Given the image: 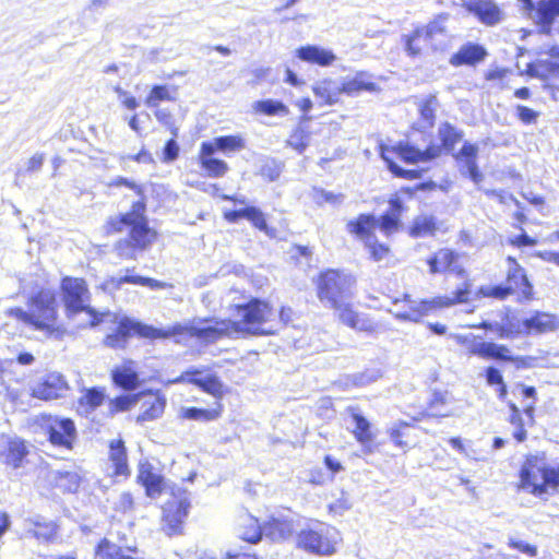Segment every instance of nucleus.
I'll list each match as a JSON object with an SVG mask.
<instances>
[{"instance_id":"nucleus-1","label":"nucleus","mask_w":559,"mask_h":559,"mask_svg":"<svg viewBox=\"0 0 559 559\" xmlns=\"http://www.w3.org/2000/svg\"><path fill=\"white\" fill-rule=\"evenodd\" d=\"M237 316L240 321L198 318L186 322L188 341L197 338L201 343L213 344L224 337L271 335L278 330L276 311L265 301L252 299L247 305H238Z\"/></svg>"},{"instance_id":"nucleus-2","label":"nucleus","mask_w":559,"mask_h":559,"mask_svg":"<svg viewBox=\"0 0 559 559\" xmlns=\"http://www.w3.org/2000/svg\"><path fill=\"white\" fill-rule=\"evenodd\" d=\"M109 186H126L139 197V200L133 202L132 209L129 213L110 218L108 222L109 229L114 231H122L124 228H130V239L119 241L116 249L119 255L132 259L134 258L135 249H145L155 237V234L148 228L147 221L144 215V190L142 186L122 177L114 179Z\"/></svg>"},{"instance_id":"nucleus-3","label":"nucleus","mask_w":559,"mask_h":559,"mask_svg":"<svg viewBox=\"0 0 559 559\" xmlns=\"http://www.w3.org/2000/svg\"><path fill=\"white\" fill-rule=\"evenodd\" d=\"M471 295V284L465 282L463 287L457 288L451 295L437 296L431 299L413 300L409 295L394 301L395 309L392 313L399 320L419 322L421 318L430 312L450 308L452 306L467 302Z\"/></svg>"},{"instance_id":"nucleus-4","label":"nucleus","mask_w":559,"mask_h":559,"mask_svg":"<svg viewBox=\"0 0 559 559\" xmlns=\"http://www.w3.org/2000/svg\"><path fill=\"white\" fill-rule=\"evenodd\" d=\"M186 330L185 323H176L167 328H155L124 318L119 322L117 331L106 336L105 344L111 348H122L126 346L131 334H138L148 340L174 338L178 344H187Z\"/></svg>"},{"instance_id":"nucleus-5","label":"nucleus","mask_w":559,"mask_h":559,"mask_svg":"<svg viewBox=\"0 0 559 559\" xmlns=\"http://www.w3.org/2000/svg\"><path fill=\"white\" fill-rule=\"evenodd\" d=\"M520 478L522 489L542 496L559 486V463L550 464L544 452L531 454L521 468Z\"/></svg>"},{"instance_id":"nucleus-6","label":"nucleus","mask_w":559,"mask_h":559,"mask_svg":"<svg viewBox=\"0 0 559 559\" xmlns=\"http://www.w3.org/2000/svg\"><path fill=\"white\" fill-rule=\"evenodd\" d=\"M441 154V147L431 145L425 151H420L408 143H400L396 146H381V157L386 163L388 168L396 177L414 179L419 177V171L416 169H404L399 166L394 158H399L407 164H418L429 162Z\"/></svg>"},{"instance_id":"nucleus-7","label":"nucleus","mask_w":559,"mask_h":559,"mask_svg":"<svg viewBox=\"0 0 559 559\" xmlns=\"http://www.w3.org/2000/svg\"><path fill=\"white\" fill-rule=\"evenodd\" d=\"M16 318L41 331H51L57 318L56 294L49 288H41L32 296L28 310L15 309Z\"/></svg>"},{"instance_id":"nucleus-8","label":"nucleus","mask_w":559,"mask_h":559,"mask_svg":"<svg viewBox=\"0 0 559 559\" xmlns=\"http://www.w3.org/2000/svg\"><path fill=\"white\" fill-rule=\"evenodd\" d=\"M340 540L341 536L336 528L317 521L300 531L297 545L308 552L330 556L336 551Z\"/></svg>"},{"instance_id":"nucleus-9","label":"nucleus","mask_w":559,"mask_h":559,"mask_svg":"<svg viewBox=\"0 0 559 559\" xmlns=\"http://www.w3.org/2000/svg\"><path fill=\"white\" fill-rule=\"evenodd\" d=\"M61 288L63 292V300L69 314H75L85 311L88 316L90 326H96L105 320L111 318L109 311L97 312L93 308L85 305L88 299L86 284L81 278L66 277L62 281Z\"/></svg>"},{"instance_id":"nucleus-10","label":"nucleus","mask_w":559,"mask_h":559,"mask_svg":"<svg viewBox=\"0 0 559 559\" xmlns=\"http://www.w3.org/2000/svg\"><path fill=\"white\" fill-rule=\"evenodd\" d=\"M355 278L345 272L329 270L321 274L318 283V296L330 307L347 301L352 296Z\"/></svg>"},{"instance_id":"nucleus-11","label":"nucleus","mask_w":559,"mask_h":559,"mask_svg":"<svg viewBox=\"0 0 559 559\" xmlns=\"http://www.w3.org/2000/svg\"><path fill=\"white\" fill-rule=\"evenodd\" d=\"M171 499L163 507L162 528L168 535L182 533L183 522L189 514L191 507L190 493L180 488H171Z\"/></svg>"},{"instance_id":"nucleus-12","label":"nucleus","mask_w":559,"mask_h":559,"mask_svg":"<svg viewBox=\"0 0 559 559\" xmlns=\"http://www.w3.org/2000/svg\"><path fill=\"white\" fill-rule=\"evenodd\" d=\"M522 11L539 26L543 34H550L559 19V0H520Z\"/></svg>"},{"instance_id":"nucleus-13","label":"nucleus","mask_w":559,"mask_h":559,"mask_svg":"<svg viewBox=\"0 0 559 559\" xmlns=\"http://www.w3.org/2000/svg\"><path fill=\"white\" fill-rule=\"evenodd\" d=\"M191 383L216 400L222 399L226 393L224 383L218 376L206 367H190L174 383Z\"/></svg>"},{"instance_id":"nucleus-14","label":"nucleus","mask_w":559,"mask_h":559,"mask_svg":"<svg viewBox=\"0 0 559 559\" xmlns=\"http://www.w3.org/2000/svg\"><path fill=\"white\" fill-rule=\"evenodd\" d=\"M376 218L372 215L361 214L355 221L347 224V228L352 234L365 241L371 258L374 261H381L388 253L389 249L384 245L378 243L372 231L376 229Z\"/></svg>"},{"instance_id":"nucleus-15","label":"nucleus","mask_w":559,"mask_h":559,"mask_svg":"<svg viewBox=\"0 0 559 559\" xmlns=\"http://www.w3.org/2000/svg\"><path fill=\"white\" fill-rule=\"evenodd\" d=\"M138 479L145 487L146 495L150 498H157L165 491L171 493L174 487L148 461H140Z\"/></svg>"},{"instance_id":"nucleus-16","label":"nucleus","mask_w":559,"mask_h":559,"mask_svg":"<svg viewBox=\"0 0 559 559\" xmlns=\"http://www.w3.org/2000/svg\"><path fill=\"white\" fill-rule=\"evenodd\" d=\"M49 440L53 445L71 449L76 439L74 423L69 418H51L48 424Z\"/></svg>"},{"instance_id":"nucleus-17","label":"nucleus","mask_w":559,"mask_h":559,"mask_svg":"<svg viewBox=\"0 0 559 559\" xmlns=\"http://www.w3.org/2000/svg\"><path fill=\"white\" fill-rule=\"evenodd\" d=\"M462 7L486 25L498 24L503 13L491 0H462Z\"/></svg>"},{"instance_id":"nucleus-18","label":"nucleus","mask_w":559,"mask_h":559,"mask_svg":"<svg viewBox=\"0 0 559 559\" xmlns=\"http://www.w3.org/2000/svg\"><path fill=\"white\" fill-rule=\"evenodd\" d=\"M294 518L289 510L273 515L263 526L264 534L273 540L286 539L294 532Z\"/></svg>"},{"instance_id":"nucleus-19","label":"nucleus","mask_w":559,"mask_h":559,"mask_svg":"<svg viewBox=\"0 0 559 559\" xmlns=\"http://www.w3.org/2000/svg\"><path fill=\"white\" fill-rule=\"evenodd\" d=\"M478 154V146L465 142L456 155V159L461 165V173L467 175L475 183L483 180V174L479 171L476 157Z\"/></svg>"},{"instance_id":"nucleus-20","label":"nucleus","mask_w":559,"mask_h":559,"mask_svg":"<svg viewBox=\"0 0 559 559\" xmlns=\"http://www.w3.org/2000/svg\"><path fill=\"white\" fill-rule=\"evenodd\" d=\"M337 311L338 319L342 323L356 331L372 332L373 323L365 316L355 311L346 301L340 302L338 306H332Z\"/></svg>"},{"instance_id":"nucleus-21","label":"nucleus","mask_w":559,"mask_h":559,"mask_svg":"<svg viewBox=\"0 0 559 559\" xmlns=\"http://www.w3.org/2000/svg\"><path fill=\"white\" fill-rule=\"evenodd\" d=\"M342 84L344 95L349 97H356L362 92L373 93L378 91L377 84L372 81V75L365 71H359L353 76H345Z\"/></svg>"},{"instance_id":"nucleus-22","label":"nucleus","mask_w":559,"mask_h":559,"mask_svg":"<svg viewBox=\"0 0 559 559\" xmlns=\"http://www.w3.org/2000/svg\"><path fill=\"white\" fill-rule=\"evenodd\" d=\"M67 390V381L58 372L49 373L45 380L33 389V395L41 400H53Z\"/></svg>"},{"instance_id":"nucleus-23","label":"nucleus","mask_w":559,"mask_h":559,"mask_svg":"<svg viewBox=\"0 0 559 559\" xmlns=\"http://www.w3.org/2000/svg\"><path fill=\"white\" fill-rule=\"evenodd\" d=\"M296 55L300 60L320 67L331 66L336 60V56L331 49L317 45L300 47L296 50Z\"/></svg>"},{"instance_id":"nucleus-24","label":"nucleus","mask_w":559,"mask_h":559,"mask_svg":"<svg viewBox=\"0 0 559 559\" xmlns=\"http://www.w3.org/2000/svg\"><path fill=\"white\" fill-rule=\"evenodd\" d=\"M507 261L509 263L507 285L513 292L521 290L522 295L525 298H528L532 294V286L528 283L524 270L516 263L515 259H513L512 257H508Z\"/></svg>"},{"instance_id":"nucleus-25","label":"nucleus","mask_w":559,"mask_h":559,"mask_svg":"<svg viewBox=\"0 0 559 559\" xmlns=\"http://www.w3.org/2000/svg\"><path fill=\"white\" fill-rule=\"evenodd\" d=\"M444 20L445 19L440 17L428 24L426 28H423L425 44L430 45L435 50H443L449 44V35L444 26Z\"/></svg>"},{"instance_id":"nucleus-26","label":"nucleus","mask_w":559,"mask_h":559,"mask_svg":"<svg viewBox=\"0 0 559 559\" xmlns=\"http://www.w3.org/2000/svg\"><path fill=\"white\" fill-rule=\"evenodd\" d=\"M215 151L213 150L211 144H201L200 147V163L202 168L209 174L211 177H222L224 176L229 167L227 163L222 159L214 158L213 154Z\"/></svg>"},{"instance_id":"nucleus-27","label":"nucleus","mask_w":559,"mask_h":559,"mask_svg":"<svg viewBox=\"0 0 559 559\" xmlns=\"http://www.w3.org/2000/svg\"><path fill=\"white\" fill-rule=\"evenodd\" d=\"M352 419L355 425L353 433L356 440L362 445L365 453L372 452V442L376 438L371 430V424L361 414L353 411Z\"/></svg>"},{"instance_id":"nucleus-28","label":"nucleus","mask_w":559,"mask_h":559,"mask_svg":"<svg viewBox=\"0 0 559 559\" xmlns=\"http://www.w3.org/2000/svg\"><path fill=\"white\" fill-rule=\"evenodd\" d=\"M342 86V81L324 79L317 82L312 90L314 95L323 100L324 104L334 105L340 102L341 96L344 94Z\"/></svg>"},{"instance_id":"nucleus-29","label":"nucleus","mask_w":559,"mask_h":559,"mask_svg":"<svg viewBox=\"0 0 559 559\" xmlns=\"http://www.w3.org/2000/svg\"><path fill=\"white\" fill-rule=\"evenodd\" d=\"M166 400L156 394H147L141 404L138 423L151 421L160 417L164 413Z\"/></svg>"},{"instance_id":"nucleus-30","label":"nucleus","mask_w":559,"mask_h":559,"mask_svg":"<svg viewBox=\"0 0 559 559\" xmlns=\"http://www.w3.org/2000/svg\"><path fill=\"white\" fill-rule=\"evenodd\" d=\"M115 384L124 390H133L139 385V376L133 361H126L111 371Z\"/></svg>"},{"instance_id":"nucleus-31","label":"nucleus","mask_w":559,"mask_h":559,"mask_svg":"<svg viewBox=\"0 0 559 559\" xmlns=\"http://www.w3.org/2000/svg\"><path fill=\"white\" fill-rule=\"evenodd\" d=\"M486 56L484 47L477 44L463 45L456 53L450 58V63L454 67L462 64H475L481 61Z\"/></svg>"},{"instance_id":"nucleus-32","label":"nucleus","mask_w":559,"mask_h":559,"mask_svg":"<svg viewBox=\"0 0 559 559\" xmlns=\"http://www.w3.org/2000/svg\"><path fill=\"white\" fill-rule=\"evenodd\" d=\"M109 459L115 468V475L128 476L130 473L128 456L124 443L121 439L112 440L109 443Z\"/></svg>"},{"instance_id":"nucleus-33","label":"nucleus","mask_w":559,"mask_h":559,"mask_svg":"<svg viewBox=\"0 0 559 559\" xmlns=\"http://www.w3.org/2000/svg\"><path fill=\"white\" fill-rule=\"evenodd\" d=\"M203 144H211L215 152L219 151L226 155L237 153L246 147V140L241 134L216 136L210 142Z\"/></svg>"},{"instance_id":"nucleus-34","label":"nucleus","mask_w":559,"mask_h":559,"mask_svg":"<svg viewBox=\"0 0 559 559\" xmlns=\"http://www.w3.org/2000/svg\"><path fill=\"white\" fill-rule=\"evenodd\" d=\"M523 325L528 332L546 333L558 328V320L552 314L538 312L525 319Z\"/></svg>"},{"instance_id":"nucleus-35","label":"nucleus","mask_w":559,"mask_h":559,"mask_svg":"<svg viewBox=\"0 0 559 559\" xmlns=\"http://www.w3.org/2000/svg\"><path fill=\"white\" fill-rule=\"evenodd\" d=\"M28 451L23 440L13 438L8 441L7 449L3 452L4 462L13 468L22 466Z\"/></svg>"},{"instance_id":"nucleus-36","label":"nucleus","mask_w":559,"mask_h":559,"mask_svg":"<svg viewBox=\"0 0 559 559\" xmlns=\"http://www.w3.org/2000/svg\"><path fill=\"white\" fill-rule=\"evenodd\" d=\"M222 404L216 403L215 408L205 409L197 407H182L180 409V416L185 419L197 420V421H212L216 420L222 415Z\"/></svg>"},{"instance_id":"nucleus-37","label":"nucleus","mask_w":559,"mask_h":559,"mask_svg":"<svg viewBox=\"0 0 559 559\" xmlns=\"http://www.w3.org/2000/svg\"><path fill=\"white\" fill-rule=\"evenodd\" d=\"M263 528L259 524L258 520L251 515H243L239 524V536L251 544H254L261 539Z\"/></svg>"},{"instance_id":"nucleus-38","label":"nucleus","mask_w":559,"mask_h":559,"mask_svg":"<svg viewBox=\"0 0 559 559\" xmlns=\"http://www.w3.org/2000/svg\"><path fill=\"white\" fill-rule=\"evenodd\" d=\"M456 252L450 249H440L427 260L431 274L448 272L455 259Z\"/></svg>"},{"instance_id":"nucleus-39","label":"nucleus","mask_w":559,"mask_h":559,"mask_svg":"<svg viewBox=\"0 0 559 559\" xmlns=\"http://www.w3.org/2000/svg\"><path fill=\"white\" fill-rule=\"evenodd\" d=\"M252 109L266 116H287L289 114L288 107L280 100L264 99L258 100L252 104Z\"/></svg>"},{"instance_id":"nucleus-40","label":"nucleus","mask_w":559,"mask_h":559,"mask_svg":"<svg viewBox=\"0 0 559 559\" xmlns=\"http://www.w3.org/2000/svg\"><path fill=\"white\" fill-rule=\"evenodd\" d=\"M452 396L448 392H435L430 401V411L433 416L447 417L453 415V409L449 407Z\"/></svg>"},{"instance_id":"nucleus-41","label":"nucleus","mask_w":559,"mask_h":559,"mask_svg":"<svg viewBox=\"0 0 559 559\" xmlns=\"http://www.w3.org/2000/svg\"><path fill=\"white\" fill-rule=\"evenodd\" d=\"M56 486L63 491L74 492L80 486V476L75 472L57 471L53 473Z\"/></svg>"},{"instance_id":"nucleus-42","label":"nucleus","mask_w":559,"mask_h":559,"mask_svg":"<svg viewBox=\"0 0 559 559\" xmlns=\"http://www.w3.org/2000/svg\"><path fill=\"white\" fill-rule=\"evenodd\" d=\"M95 555L98 559H129L121 547L107 539L98 544Z\"/></svg>"},{"instance_id":"nucleus-43","label":"nucleus","mask_w":559,"mask_h":559,"mask_svg":"<svg viewBox=\"0 0 559 559\" xmlns=\"http://www.w3.org/2000/svg\"><path fill=\"white\" fill-rule=\"evenodd\" d=\"M438 134L442 146L447 151H452L455 144L462 139V133L449 123L441 124Z\"/></svg>"},{"instance_id":"nucleus-44","label":"nucleus","mask_w":559,"mask_h":559,"mask_svg":"<svg viewBox=\"0 0 559 559\" xmlns=\"http://www.w3.org/2000/svg\"><path fill=\"white\" fill-rule=\"evenodd\" d=\"M438 107V100L435 95H429L419 104L420 117L424 122V128L431 127L435 120V112Z\"/></svg>"},{"instance_id":"nucleus-45","label":"nucleus","mask_w":559,"mask_h":559,"mask_svg":"<svg viewBox=\"0 0 559 559\" xmlns=\"http://www.w3.org/2000/svg\"><path fill=\"white\" fill-rule=\"evenodd\" d=\"M436 229V222L432 216H418L413 224L412 235L415 237L432 235Z\"/></svg>"},{"instance_id":"nucleus-46","label":"nucleus","mask_w":559,"mask_h":559,"mask_svg":"<svg viewBox=\"0 0 559 559\" xmlns=\"http://www.w3.org/2000/svg\"><path fill=\"white\" fill-rule=\"evenodd\" d=\"M169 87L166 85H155L145 99V105L150 108H157L160 102L173 100Z\"/></svg>"},{"instance_id":"nucleus-47","label":"nucleus","mask_w":559,"mask_h":559,"mask_svg":"<svg viewBox=\"0 0 559 559\" xmlns=\"http://www.w3.org/2000/svg\"><path fill=\"white\" fill-rule=\"evenodd\" d=\"M455 342L465 348V350L471 354L478 356L480 344L483 341L481 336L474 335L472 333L468 334H455L453 336Z\"/></svg>"},{"instance_id":"nucleus-48","label":"nucleus","mask_w":559,"mask_h":559,"mask_svg":"<svg viewBox=\"0 0 559 559\" xmlns=\"http://www.w3.org/2000/svg\"><path fill=\"white\" fill-rule=\"evenodd\" d=\"M105 400V391L102 389L93 388L87 390L81 397V405H87L91 409H95L103 404Z\"/></svg>"},{"instance_id":"nucleus-49","label":"nucleus","mask_w":559,"mask_h":559,"mask_svg":"<svg viewBox=\"0 0 559 559\" xmlns=\"http://www.w3.org/2000/svg\"><path fill=\"white\" fill-rule=\"evenodd\" d=\"M376 222V228L379 227V229L385 235H391L392 233L396 231L400 225L399 216L396 213H386L381 217L379 222L377 219Z\"/></svg>"},{"instance_id":"nucleus-50","label":"nucleus","mask_w":559,"mask_h":559,"mask_svg":"<svg viewBox=\"0 0 559 559\" xmlns=\"http://www.w3.org/2000/svg\"><path fill=\"white\" fill-rule=\"evenodd\" d=\"M382 377L380 369H368L364 372L356 373L352 377L353 384L356 386H365L376 382Z\"/></svg>"},{"instance_id":"nucleus-51","label":"nucleus","mask_w":559,"mask_h":559,"mask_svg":"<svg viewBox=\"0 0 559 559\" xmlns=\"http://www.w3.org/2000/svg\"><path fill=\"white\" fill-rule=\"evenodd\" d=\"M424 40V29H416L412 35L406 36L405 48L408 55L417 56L421 51Z\"/></svg>"},{"instance_id":"nucleus-52","label":"nucleus","mask_w":559,"mask_h":559,"mask_svg":"<svg viewBox=\"0 0 559 559\" xmlns=\"http://www.w3.org/2000/svg\"><path fill=\"white\" fill-rule=\"evenodd\" d=\"M245 218L250 221L257 228L269 234V228L263 213L254 206L246 207Z\"/></svg>"},{"instance_id":"nucleus-53","label":"nucleus","mask_w":559,"mask_h":559,"mask_svg":"<svg viewBox=\"0 0 559 559\" xmlns=\"http://www.w3.org/2000/svg\"><path fill=\"white\" fill-rule=\"evenodd\" d=\"M486 379L489 385H499V396L503 399L507 394V386L500 371L495 367H488L486 370Z\"/></svg>"},{"instance_id":"nucleus-54","label":"nucleus","mask_w":559,"mask_h":559,"mask_svg":"<svg viewBox=\"0 0 559 559\" xmlns=\"http://www.w3.org/2000/svg\"><path fill=\"white\" fill-rule=\"evenodd\" d=\"M313 200L320 205L323 203L340 204L343 202L344 195L341 193L335 194L333 192L321 189L314 190Z\"/></svg>"},{"instance_id":"nucleus-55","label":"nucleus","mask_w":559,"mask_h":559,"mask_svg":"<svg viewBox=\"0 0 559 559\" xmlns=\"http://www.w3.org/2000/svg\"><path fill=\"white\" fill-rule=\"evenodd\" d=\"M479 293L485 297H493L497 299H504L507 296L513 293L508 286H485L479 289Z\"/></svg>"},{"instance_id":"nucleus-56","label":"nucleus","mask_w":559,"mask_h":559,"mask_svg":"<svg viewBox=\"0 0 559 559\" xmlns=\"http://www.w3.org/2000/svg\"><path fill=\"white\" fill-rule=\"evenodd\" d=\"M27 532L34 537L45 540L50 539L56 534L55 525L52 523L44 525L37 523L34 530H28Z\"/></svg>"},{"instance_id":"nucleus-57","label":"nucleus","mask_w":559,"mask_h":559,"mask_svg":"<svg viewBox=\"0 0 559 559\" xmlns=\"http://www.w3.org/2000/svg\"><path fill=\"white\" fill-rule=\"evenodd\" d=\"M136 403L135 396H119L110 401L111 412H123L130 409Z\"/></svg>"},{"instance_id":"nucleus-58","label":"nucleus","mask_w":559,"mask_h":559,"mask_svg":"<svg viewBox=\"0 0 559 559\" xmlns=\"http://www.w3.org/2000/svg\"><path fill=\"white\" fill-rule=\"evenodd\" d=\"M155 118L167 127L174 136L178 135V129L175 127L173 115L167 109H156Z\"/></svg>"},{"instance_id":"nucleus-59","label":"nucleus","mask_w":559,"mask_h":559,"mask_svg":"<svg viewBox=\"0 0 559 559\" xmlns=\"http://www.w3.org/2000/svg\"><path fill=\"white\" fill-rule=\"evenodd\" d=\"M408 425L405 424V423H397V424H394L390 429H389V436L391 438V440L400 448H404L406 447V443L403 442L402 438L404 437V432L403 430L405 428H407Z\"/></svg>"},{"instance_id":"nucleus-60","label":"nucleus","mask_w":559,"mask_h":559,"mask_svg":"<svg viewBox=\"0 0 559 559\" xmlns=\"http://www.w3.org/2000/svg\"><path fill=\"white\" fill-rule=\"evenodd\" d=\"M509 546L514 549H518L519 551H521L523 554H526L530 557H535L537 555V548L524 540L510 538Z\"/></svg>"},{"instance_id":"nucleus-61","label":"nucleus","mask_w":559,"mask_h":559,"mask_svg":"<svg viewBox=\"0 0 559 559\" xmlns=\"http://www.w3.org/2000/svg\"><path fill=\"white\" fill-rule=\"evenodd\" d=\"M448 272H451L455 274L457 277L464 280L463 283L468 282L472 285L464 265L460 262L459 253H456L455 259L453 260V263H451V266ZM463 285L464 284H462L459 288L463 287Z\"/></svg>"},{"instance_id":"nucleus-62","label":"nucleus","mask_w":559,"mask_h":559,"mask_svg":"<svg viewBox=\"0 0 559 559\" xmlns=\"http://www.w3.org/2000/svg\"><path fill=\"white\" fill-rule=\"evenodd\" d=\"M179 146L174 139H170L164 147V160L173 162L178 157Z\"/></svg>"},{"instance_id":"nucleus-63","label":"nucleus","mask_w":559,"mask_h":559,"mask_svg":"<svg viewBox=\"0 0 559 559\" xmlns=\"http://www.w3.org/2000/svg\"><path fill=\"white\" fill-rule=\"evenodd\" d=\"M497 349V344L492 342L481 341L478 357L484 359H495V350Z\"/></svg>"},{"instance_id":"nucleus-64","label":"nucleus","mask_w":559,"mask_h":559,"mask_svg":"<svg viewBox=\"0 0 559 559\" xmlns=\"http://www.w3.org/2000/svg\"><path fill=\"white\" fill-rule=\"evenodd\" d=\"M543 52L549 55L554 59V61L547 62L549 66V72H559V46H552Z\"/></svg>"}]
</instances>
